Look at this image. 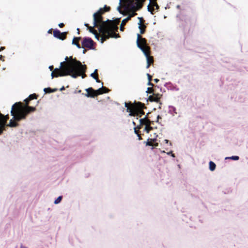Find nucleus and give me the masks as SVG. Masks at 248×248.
<instances>
[{"instance_id": "1", "label": "nucleus", "mask_w": 248, "mask_h": 248, "mask_svg": "<svg viewBox=\"0 0 248 248\" xmlns=\"http://www.w3.org/2000/svg\"><path fill=\"white\" fill-rule=\"evenodd\" d=\"M87 68L85 64H82L76 58L66 56L65 61H63V76H70L75 78L81 76L82 78H84L87 76Z\"/></svg>"}, {"instance_id": "2", "label": "nucleus", "mask_w": 248, "mask_h": 248, "mask_svg": "<svg viewBox=\"0 0 248 248\" xmlns=\"http://www.w3.org/2000/svg\"><path fill=\"white\" fill-rule=\"evenodd\" d=\"M30 100L28 98L24 100L25 105L24 106L21 102L14 104L12 108L11 113L13 116L15 121L19 122L26 118L27 116L31 112L36 110L35 107L29 106Z\"/></svg>"}, {"instance_id": "3", "label": "nucleus", "mask_w": 248, "mask_h": 248, "mask_svg": "<svg viewBox=\"0 0 248 248\" xmlns=\"http://www.w3.org/2000/svg\"><path fill=\"white\" fill-rule=\"evenodd\" d=\"M110 8L105 6L104 8H101L96 12L94 13L93 17V27H98L99 33L101 34V38L100 39L101 43H103L107 39L109 38L108 35L106 33V27L108 21H103L102 15L106 12L110 10Z\"/></svg>"}, {"instance_id": "4", "label": "nucleus", "mask_w": 248, "mask_h": 248, "mask_svg": "<svg viewBox=\"0 0 248 248\" xmlns=\"http://www.w3.org/2000/svg\"><path fill=\"white\" fill-rule=\"evenodd\" d=\"M145 0H129L127 8L129 9V13L128 16L126 17L128 20H130L131 17L135 16L137 14L136 11L139 10L143 6V3Z\"/></svg>"}, {"instance_id": "5", "label": "nucleus", "mask_w": 248, "mask_h": 248, "mask_svg": "<svg viewBox=\"0 0 248 248\" xmlns=\"http://www.w3.org/2000/svg\"><path fill=\"white\" fill-rule=\"evenodd\" d=\"M107 26L106 27V33L110 37L117 38L119 37V34H116L114 32L115 31H117L118 27L117 25L119 24L120 20L119 18H117L114 20H110L109 19L107 20Z\"/></svg>"}, {"instance_id": "6", "label": "nucleus", "mask_w": 248, "mask_h": 248, "mask_svg": "<svg viewBox=\"0 0 248 248\" xmlns=\"http://www.w3.org/2000/svg\"><path fill=\"white\" fill-rule=\"evenodd\" d=\"M124 106L126 108V111L129 112V115L135 116L137 115L138 108H141L144 106V104L140 102H135L134 103H132L131 102H125Z\"/></svg>"}, {"instance_id": "7", "label": "nucleus", "mask_w": 248, "mask_h": 248, "mask_svg": "<svg viewBox=\"0 0 248 248\" xmlns=\"http://www.w3.org/2000/svg\"><path fill=\"white\" fill-rule=\"evenodd\" d=\"M137 44L138 47L140 48L143 52L150 50V46L147 45L146 39L143 38L139 34L137 35Z\"/></svg>"}, {"instance_id": "8", "label": "nucleus", "mask_w": 248, "mask_h": 248, "mask_svg": "<svg viewBox=\"0 0 248 248\" xmlns=\"http://www.w3.org/2000/svg\"><path fill=\"white\" fill-rule=\"evenodd\" d=\"M94 42L91 38H84L82 42V47H86L89 49L93 48Z\"/></svg>"}, {"instance_id": "9", "label": "nucleus", "mask_w": 248, "mask_h": 248, "mask_svg": "<svg viewBox=\"0 0 248 248\" xmlns=\"http://www.w3.org/2000/svg\"><path fill=\"white\" fill-rule=\"evenodd\" d=\"M87 92V93L85 94V96L88 97H94L98 95L101 94V93H99V91L97 90H94L92 87L86 89Z\"/></svg>"}, {"instance_id": "10", "label": "nucleus", "mask_w": 248, "mask_h": 248, "mask_svg": "<svg viewBox=\"0 0 248 248\" xmlns=\"http://www.w3.org/2000/svg\"><path fill=\"white\" fill-rule=\"evenodd\" d=\"M150 50L143 52L147 59V68H148L150 65L154 63V58L153 56H150Z\"/></svg>"}, {"instance_id": "11", "label": "nucleus", "mask_w": 248, "mask_h": 248, "mask_svg": "<svg viewBox=\"0 0 248 248\" xmlns=\"http://www.w3.org/2000/svg\"><path fill=\"white\" fill-rule=\"evenodd\" d=\"M52 78L62 76V62H60L59 68H55L51 73Z\"/></svg>"}, {"instance_id": "12", "label": "nucleus", "mask_w": 248, "mask_h": 248, "mask_svg": "<svg viewBox=\"0 0 248 248\" xmlns=\"http://www.w3.org/2000/svg\"><path fill=\"white\" fill-rule=\"evenodd\" d=\"M138 19L140 20L139 23V28L140 30V34H143L145 33L146 28V26L144 24L145 20H144L143 17H138Z\"/></svg>"}, {"instance_id": "13", "label": "nucleus", "mask_w": 248, "mask_h": 248, "mask_svg": "<svg viewBox=\"0 0 248 248\" xmlns=\"http://www.w3.org/2000/svg\"><path fill=\"white\" fill-rule=\"evenodd\" d=\"M140 125H138L136 128H137L138 129H140L141 128V127L143 125H151V121L148 119L146 116L144 118L140 119Z\"/></svg>"}, {"instance_id": "14", "label": "nucleus", "mask_w": 248, "mask_h": 248, "mask_svg": "<svg viewBox=\"0 0 248 248\" xmlns=\"http://www.w3.org/2000/svg\"><path fill=\"white\" fill-rule=\"evenodd\" d=\"M154 7H155L156 10H158L159 7L157 4L156 1H152V2H150L149 5H148V10L149 12L151 13L152 14H154V11L155 10Z\"/></svg>"}, {"instance_id": "15", "label": "nucleus", "mask_w": 248, "mask_h": 248, "mask_svg": "<svg viewBox=\"0 0 248 248\" xmlns=\"http://www.w3.org/2000/svg\"><path fill=\"white\" fill-rule=\"evenodd\" d=\"M161 96V94L155 93L149 96L148 100L151 102H158Z\"/></svg>"}, {"instance_id": "16", "label": "nucleus", "mask_w": 248, "mask_h": 248, "mask_svg": "<svg viewBox=\"0 0 248 248\" xmlns=\"http://www.w3.org/2000/svg\"><path fill=\"white\" fill-rule=\"evenodd\" d=\"M84 25L88 28L90 32L94 35L95 38L97 40H99L100 37H101V34L100 35V33H98L97 31L93 29V27L90 26L88 24L85 23Z\"/></svg>"}, {"instance_id": "17", "label": "nucleus", "mask_w": 248, "mask_h": 248, "mask_svg": "<svg viewBox=\"0 0 248 248\" xmlns=\"http://www.w3.org/2000/svg\"><path fill=\"white\" fill-rule=\"evenodd\" d=\"M129 2V0H120V6H119L117 7L118 11L120 12L121 14H123V12L121 10V7H124L125 8H127V5H126V4L127 2Z\"/></svg>"}, {"instance_id": "18", "label": "nucleus", "mask_w": 248, "mask_h": 248, "mask_svg": "<svg viewBox=\"0 0 248 248\" xmlns=\"http://www.w3.org/2000/svg\"><path fill=\"white\" fill-rule=\"evenodd\" d=\"M156 140V139H149L146 142V145L150 146H155L157 147L158 145V143H154V142Z\"/></svg>"}, {"instance_id": "19", "label": "nucleus", "mask_w": 248, "mask_h": 248, "mask_svg": "<svg viewBox=\"0 0 248 248\" xmlns=\"http://www.w3.org/2000/svg\"><path fill=\"white\" fill-rule=\"evenodd\" d=\"M53 35L54 37L62 40V32H61L58 30H54L53 31Z\"/></svg>"}, {"instance_id": "20", "label": "nucleus", "mask_w": 248, "mask_h": 248, "mask_svg": "<svg viewBox=\"0 0 248 248\" xmlns=\"http://www.w3.org/2000/svg\"><path fill=\"white\" fill-rule=\"evenodd\" d=\"M146 108V107L144 104V106H143L141 108H138V109L137 110V115H136L135 116L141 117L142 115L144 114L143 109L145 108Z\"/></svg>"}, {"instance_id": "21", "label": "nucleus", "mask_w": 248, "mask_h": 248, "mask_svg": "<svg viewBox=\"0 0 248 248\" xmlns=\"http://www.w3.org/2000/svg\"><path fill=\"white\" fill-rule=\"evenodd\" d=\"M6 125L11 127H15L17 126L18 125V124L14 121L13 119H11L9 124Z\"/></svg>"}, {"instance_id": "22", "label": "nucleus", "mask_w": 248, "mask_h": 248, "mask_svg": "<svg viewBox=\"0 0 248 248\" xmlns=\"http://www.w3.org/2000/svg\"><path fill=\"white\" fill-rule=\"evenodd\" d=\"M97 91H99V93H101V94H102L104 93H108L109 91V90L106 87L102 86L101 88L98 89Z\"/></svg>"}, {"instance_id": "23", "label": "nucleus", "mask_w": 248, "mask_h": 248, "mask_svg": "<svg viewBox=\"0 0 248 248\" xmlns=\"http://www.w3.org/2000/svg\"><path fill=\"white\" fill-rule=\"evenodd\" d=\"M129 20L127 19V18L123 19L122 21L121 25L120 26V30L122 31H124V26L126 24V23Z\"/></svg>"}, {"instance_id": "24", "label": "nucleus", "mask_w": 248, "mask_h": 248, "mask_svg": "<svg viewBox=\"0 0 248 248\" xmlns=\"http://www.w3.org/2000/svg\"><path fill=\"white\" fill-rule=\"evenodd\" d=\"M44 91L46 93H51L56 92V91H57V89H52L50 88H45Z\"/></svg>"}, {"instance_id": "25", "label": "nucleus", "mask_w": 248, "mask_h": 248, "mask_svg": "<svg viewBox=\"0 0 248 248\" xmlns=\"http://www.w3.org/2000/svg\"><path fill=\"white\" fill-rule=\"evenodd\" d=\"M216 165L213 161L209 162V169L211 171H214L216 169Z\"/></svg>"}, {"instance_id": "26", "label": "nucleus", "mask_w": 248, "mask_h": 248, "mask_svg": "<svg viewBox=\"0 0 248 248\" xmlns=\"http://www.w3.org/2000/svg\"><path fill=\"white\" fill-rule=\"evenodd\" d=\"M134 131H135V133L137 135V136H138V137L139 138V140H142V138L141 137V134H140V131H139V129H138L137 128L135 127L134 128Z\"/></svg>"}, {"instance_id": "27", "label": "nucleus", "mask_w": 248, "mask_h": 248, "mask_svg": "<svg viewBox=\"0 0 248 248\" xmlns=\"http://www.w3.org/2000/svg\"><path fill=\"white\" fill-rule=\"evenodd\" d=\"M153 128L151 126V125L148 124L146 125L144 128V130L148 133Z\"/></svg>"}, {"instance_id": "28", "label": "nucleus", "mask_w": 248, "mask_h": 248, "mask_svg": "<svg viewBox=\"0 0 248 248\" xmlns=\"http://www.w3.org/2000/svg\"><path fill=\"white\" fill-rule=\"evenodd\" d=\"M37 97H38V96L36 94L33 93V94H31L28 97V98L30 100V101H31V100H33L34 99H37Z\"/></svg>"}, {"instance_id": "29", "label": "nucleus", "mask_w": 248, "mask_h": 248, "mask_svg": "<svg viewBox=\"0 0 248 248\" xmlns=\"http://www.w3.org/2000/svg\"><path fill=\"white\" fill-rule=\"evenodd\" d=\"M230 159L234 160H238L239 159V157L238 156H232L231 157H227L225 158V159Z\"/></svg>"}, {"instance_id": "30", "label": "nucleus", "mask_w": 248, "mask_h": 248, "mask_svg": "<svg viewBox=\"0 0 248 248\" xmlns=\"http://www.w3.org/2000/svg\"><path fill=\"white\" fill-rule=\"evenodd\" d=\"M98 76V75L97 73V69H95L94 70V72L93 73L91 74V76L93 78H96V77Z\"/></svg>"}, {"instance_id": "31", "label": "nucleus", "mask_w": 248, "mask_h": 248, "mask_svg": "<svg viewBox=\"0 0 248 248\" xmlns=\"http://www.w3.org/2000/svg\"><path fill=\"white\" fill-rule=\"evenodd\" d=\"M72 44L76 45L78 48H80L81 47L78 41H76L73 40Z\"/></svg>"}, {"instance_id": "32", "label": "nucleus", "mask_w": 248, "mask_h": 248, "mask_svg": "<svg viewBox=\"0 0 248 248\" xmlns=\"http://www.w3.org/2000/svg\"><path fill=\"white\" fill-rule=\"evenodd\" d=\"M146 93H155L154 90L152 87H148L147 88Z\"/></svg>"}, {"instance_id": "33", "label": "nucleus", "mask_w": 248, "mask_h": 248, "mask_svg": "<svg viewBox=\"0 0 248 248\" xmlns=\"http://www.w3.org/2000/svg\"><path fill=\"white\" fill-rule=\"evenodd\" d=\"M62 200V196H59L54 202L55 204H58L60 203Z\"/></svg>"}, {"instance_id": "34", "label": "nucleus", "mask_w": 248, "mask_h": 248, "mask_svg": "<svg viewBox=\"0 0 248 248\" xmlns=\"http://www.w3.org/2000/svg\"><path fill=\"white\" fill-rule=\"evenodd\" d=\"M7 121H5L4 118L1 116L0 117V124H4V123H6Z\"/></svg>"}, {"instance_id": "35", "label": "nucleus", "mask_w": 248, "mask_h": 248, "mask_svg": "<svg viewBox=\"0 0 248 248\" xmlns=\"http://www.w3.org/2000/svg\"><path fill=\"white\" fill-rule=\"evenodd\" d=\"M1 116L3 118H4V119H5V121H8V120L9 119V115L7 114V115H1Z\"/></svg>"}, {"instance_id": "36", "label": "nucleus", "mask_w": 248, "mask_h": 248, "mask_svg": "<svg viewBox=\"0 0 248 248\" xmlns=\"http://www.w3.org/2000/svg\"><path fill=\"white\" fill-rule=\"evenodd\" d=\"M5 47L4 46H1L0 48V51H2V50H3L4 49H5ZM3 57L2 55H0V60H3Z\"/></svg>"}, {"instance_id": "37", "label": "nucleus", "mask_w": 248, "mask_h": 248, "mask_svg": "<svg viewBox=\"0 0 248 248\" xmlns=\"http://www.w3.org/2000/svg\"><path fill=\"white\" fill-rule=\"evenodd\" d=\"M80 39H81L80 37H74L73 40H74V41H76L79 42Z\"/></svg>"}, {"instance_id": "38", "label": "nucleus", "mask_w": 248, "mask_h": 248, "mask_svg": "<svg viewBox=\"0 0 248 248\" xmlns=\"http://www.w3.org/2000/svg\"><path fill=\"white\" fill-rule=\"evenodd\" d=\"M147 77H148V80L149 81H152V76H151L149 74H147Z\"/></svg>"}, {"instance_id": "39", "label": "nucleus", "mask_w": 248, "mask_h": 248, "mask_svg": "<svg viewBox=\"0 0 248 248\" xmlns=\"http://www.w3.org/2000/svg\"><path fill=\"white\" fill-rule=\"evenodd\" d=\"M6 123H4V124H0V127H1L2 129H3V131L4 130L5 126H6Z\"/></svg>"}, {"instance_id": "40", "label": "nucleus", "mask_w": 248, "mask_h": 248, "mask_svg": "<svg viewBox=\"0 0 248 248\" xmlns=\"http://www.w3.org/2000/svg\"><path fill=\"white\" fill-rule=\"evenodd\" d=\"M67 34V32H63V40L66 38Z\"/></svg>"}, {"instance_id": "41", "label": "nucleus", "mask_w": 248, "mask_h": 248, "mask_svg": "<svg viewBox=\"0 0 248 248\" xmlns=\"http://www.w3.org/2000/svg\"><path fill=\"white\" fill-rule=\"evenodd\" d=\"M148 85L149 86H154V84L151 83V81H148Z\"/></svg>"}, {"instance_id": "42", "label": "nucleus", "mask_w": 248, "mask_h": 248, "mask_svg": "<svg viewBox=\"0 0 248 248\" xmlns=\"http://www.w3.org/2000/svg\"><path fill=\"white\" fill-rule=\"evenodd\" d=\"M94 79H95V80H96V81L97 82H100V80H99V78H98V76H97V77H96V78H94Z\"/></svg>"}, {"instance_id": "43", "label": "nucleus", "mask_w": 248, "mask_h": 248, "mask_svg": "<svg viewBox=\"0 0 248 248\" xmlns=\"http://www.w3.org/2000/svg\"><path fill=\"white\" fill-rule=\"evenodd\" d=\"M52 31L53 32V30L52 29H49L48 31V33H52Z\"/></svg>"}, {"instance_id": "44", "label": "nucleus", "mask_w": 248, "mask_h": 248, "mask_svg": "<svg viewBox=\"0 0 248 248\" xmlns=\"http://www.w3.org/2000/svg\"><path fill=\"white\" fill-rule=\"evenodd\" d=\"M49 68L50 69V71H53V66L51 65L49 67Z\"/></svg>"}, {"instance_id": "45", "label": "nucleus", "mask_w": 248, "mask_h": 248, "mask_svg": "<svg viewBox=\"0 0 248 248\" xmlns=\"http://www.w3.org/2000/svg\"><path fill=\"white\" fill-rule=\"evenodd\" d=\"M3 129H2L1 127H0V135H1L3 132Z\"/></svg>"}, {"instance_id": "46", "label": "nucleus", "mask_w": 248, "mask_h": 248, "mask_svg": "<svg viewBox=\"0 0 248 248\" xmlns=\"http://www.w3.org/2000/svg\"><path fill=\"white\" fill-rule=\"evenodd\" d=\"M154 81L155 82L157 83L159 81V80L157 78H155L154 79Z\"/></svg>"}, {"instance_id": "47", "label": "nucleus", "mask_w": 248, "mask_h": 248, "mask_svg": "<svg viewBox=\"0 0 248 248\" xmlns=\"http://www.w3.org/2000/svg\"><path fill=\"white\" fill-rule=\"evenodd\" d=\"M59 26L60 28H62V23H60L59 24Z\"/></svg>"}, {"instance_id": "48", "label": "nucleus", "mask_w": 248, "mask_h": 248, "mask_svg": "<svg viewBox=\"0 0 248 248\" xmlns=\"http://www.w3.org/2000/svg\"><path fill=\"white\" fill-rule=\"evenodd\" d=\"M160 118L161 119V117H160V116H159V115H158V116H157V122H158V120H159V119H160Z\"/></svg>"}, {"instance_id": "49", "label": "nucleus", "mask_w": 248, "mask_h": 248, "mask_svg": "<svg viewBox=\"0 0 248 248\" xmlns=\"http://www.w3.org/2000/svg\"><path fill=\"white\" fill-rule=\"evenodd\" d=\"M77 32L78 34H79V29L78 28L77 29Z\"/></svg>"}, {"instance_id": "50", "label": "nucleus", "mask_w": 248, "mask_h": 248, "mask_svg": "<svg viewBox=\"0 0 248 248\" xmlns=\"http://www.w3.org/2000/svg\"><path fill=\"white\" fill-rule=\"evenodd\" d=\"M150 0V2H152V1H157V0Z\"/></svg>"}, {"instance_id": "51", "label": "nucleus", "mask_w": 248, "mask_h": 248, "mask_svg": "<svg viewBox=\"0 0 248 248\" xmlns=\"http://www.w3.org/2000/svg\"><path fill=\"white\" fill-rule=\"evenodd\" d=\"M21 248H27L26 247L23 246H21Z\"/></svg>"}, {"instance_id": "52", "label": "nucleus", "mask_w": 248, "mask_h": 248, "mask_svg": "<svg viewBox=\"0 0 248 248\" xmlns=\"http://www.w3.org/2000/svg\"><path fill=\"white\" fill-rule=\"evenodd\" d=\"M86 51V49H84L83 51V53H85Z\"/></svg>"}, {"instance_id": "53", "label": "nucleus", "mask_w": 248, "mask_h": 248, "mask_svg": "<svg viewBox=\"0 0 248 248\" xmlns=\"http://www.w3.org/2000/svg\"><path fill=\"white\" fill-rule=\"evenodd\" d=\"M165 141L166 143H168L169 142V140H165Z\"/></svg>"}, {"instance_id": "54", "label": "nucleus", "mask_w": 248, "mask_h": 248, "mask_svg": "<svg viewBox=\"0 0 248 248\" xmlns=\"http://www.w3.org/2000/svg\"><path fill=\"white\" fill-rule=\"evenodd\" d=\"M133 124L135 126L136 125V123L134 122H133Z\"/></svg>"}, {"instance_id": "55", "label": "nucleus", "mask_w": 248, "mask_h": 248, "mask_svg": "<svg viewBox=\"0 0 248 248\" xmlns=\"http://www.w3.org/2000/svg\"><path fill=\"white\" fill-rule=\"evenodd\" d=\"M171 154H172V152H170L168 153L169 155H171Z\"/></svg>"}, {"instance_id": "56", "label": "nucleus", "mask_w": 248, "mask_h": 248, "mask_svg": "<svg viewBox=\"0 0 248 248\" xmlns=\"http://www.w3.org/2000/svg\"><path fill=\"white\" fill-rule=\"evenodd\" d=\"M171 154H172V152H170L168 153L169 155H171Z\"/></svg>"}, {"instance_id": "57", "label": "nucleus", "mask_w": 248, "mask_h": 248, "mask_svg": "<svg viewBox=\"0 0 248 248\" xmlns=\"http://www.w3.org/2000/svg\"><path fill=\"white\" fill-rule=\"evenodd\" d=\"M172 156L174 157V155L172 154Z\"/></svg>"}, {"instance_id": "58", "label": "nucleus", "mask_w": 248, "mask_h": 248, "mask_svg": "<svg viewBox=\"0 0 248 248\" xmlns=\"http://www.w3.org/2000/svg\"><path fill=\"white\" fill-rule=\"evenodd\" d=\"M60 90L62 91V88H60Z\"/></svg>"}, {"instance_id": "59", "label": "nucleus", "mask_w": 248, "mask_h": 248, "mask_svg": "<svg viewBox=\"0 0 248 248\" xmlns=\"http://www.w3.org/2000/svg\"><path fill=\"white\" fill-rule=\"evenodd\" d=\"M62 89H63V90H64V87L63 86V87H62Z\"/></svg>"}, {"instance_id": "60", "label": "nucleus", "mask_w": 248, "mask_h": 248, "mask_svg": "<svg viewBox=\"0 0 248 248\" xmlns=\"http://www.w3.org/2000/svg\"><path fill=\"white\" fill-rule=\"evenodd\" d=\"M38 103H39V101H37V105L38 104Z\"/></svg>"}]
</instances>
